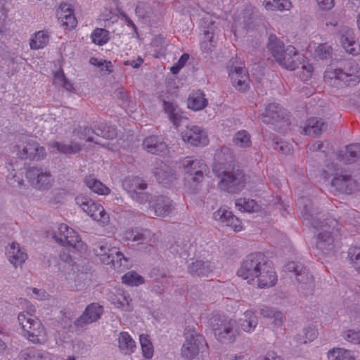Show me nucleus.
I'll list each match as a JSON object with an SVG mask.
<instances>
[{
	"label": "nucleus",
	"mask_w": 360,
	"mask_h": 360,
	"mask_svg": "<svg viewBox=\"0 0 360 360\" xmlns=\"http://www.w3.org/2000/svg\"><path fill=\"white\" fill-rule=\"evenodd\" d=\"M285 115L284 108L278 103H272L266 105L265 112L260 117L264 123L274 124L283 120Z\"/></svg>",
	"instance_id": "obj_20"
},
{
	"label": "nucleus",
	"mask_w": 360,
	"mask_h": 360,
	"mask_svg": "<svg viewBox=\"0 0 360 360\" xmlns=\"http://www.w3.org/2000/svg\"><path fill=\"white\" fill-rule=\"evenodd\" d=\"M92 133L98 136H101L107 139H112L116 136V130L112 127H109L105 123L95 124Z\"/></svg>",
	"instance_id": "obj_38"
},
{
	"label": "nucleus",
	"mask_w": 360,
	"mask_h": 360,
	"mask_svg": "<svg viewBox=\"0 0 360 360\" xmlns=\"http://www.w3.org/2000/svg\"><path fill=\"white\" fill-rule=\"evenodd\" d=\"M328 360H355L352 352L343 348H333L328 352Z\"/></svg>",
	"instance_id": "obj_41"
},
{
	"label": "nucleus",
	"mask_w": 360,
	"mask_h": 360,
	"mask_svg": "<svg viewBox=\"0 0 360 360\" xmlns=\"http://www.w3.org/2000/svg\"><path fill=\"white\" fill-rule=\"evenodd\" d=\"M212 218L223 226L231 228L236 232L240 231L243 229L240 220L226 207H219L213 213Z\"/></svg>",
	"instance_id": "obj_13"
},
{
	"label": "nucleus",
	"mask_w": 360,
	"mask_h": 360,
	"mask_svg": "<svg viewBox=\"0 0 360 360\" xmlns=\"http://www.w3.org/2000/svg\"><path fill=\"white\" fill-rule=\"evenodd\" d=\"M84 183L88 188L97 194L107 195L110 192V189L99 180L96 179L94 175L86 176Z\"/></svg>",
	"instance_id": "obj_37"
},
{
	"label": "nucleus",
	"mask_w": 360,
	"mask_h": 360,
	"mask_svg": "<svg viewBox=\"0 0 360 360\" xmlns=\"http://www.w3.org/2000/svg\"><path fill=\"white\" fill-rule=\"evenodd\" d=\"M34 319V316L27 312H20L18 316V321L23 330L27 329L29 323Z\"/></svg>",
	"instance_id": "obj_55"
},
{
	"label": "nucleus",
	"mask_w": 360,
	"mask_h": 360,
	"mask_svg": "<svg viewBox=\"0 0 360 360\" xmlns=\"http://www.w3.org/2000/svg\"><path fill=\"white\" fill-rule=\"evenodd\" d=\"M93 251L97 257H99L101 262L106 265H110L112 261L111 257L113 258V255L117 252V248H110L107 243L102 242L95 244Z\"/></svg>",
	"instance_id": "obj_29"
},
{
	"label": "nucleus",
	"mask_w": 360,
	"mask_h": 360,
	"mask_svg": "<svg viewBox=\"0 0 360 360\" xmlns=\"http://www.w3.org/2000/svg\"><path fill=\"white\" fill-rule=\"evenodd\" d=\"M103 307L97 303H91L85 309L83 314L75 321L77 327L82 328L89 323L96 321L103 314Z\"/></svg>",
	"instance_id": "obj_15"
},
{
	"label": "nucleus",
	"mask_w": 360,
	"mask_h": 360,
	"mask_svg": "<svg viewBox=\"0 0 360 360\" xmlns=\"http://www.w3.org/2000/svg\"><path fill=\"white\" fill-rule=\"evenodd\" d=\"M238 91L245 92L248 89V75L247 73L240 76V79L236 81V84L233 85Z\"/></svg>",
	"instance_id": "obj_61"
},
{
	"label": "nucleus",
	"mask_w": 360,
	"mask_h": 360,
	"mask_svg": "<svg viewBox=\"0 0 360 360\" xmlns=\"http://www.w3.org/2000/svg\"><path fill=\"white\" fill-rule=\"evenodd\" d=\"M285 269L289 272L294 273L296 280L299 283L309 286L312 285L314 276L304 264L290 262L285 265Z\"/></svg>",
	"instance_id": "obj_18"
},
{
	"label": "nucleus",
	"mask_w": 360,
	"mask_h": 360,
	"mask_svg": "<svg viewBox=\"0 0 360 360\" xmlns=\"http://www.w3.org/2000/svg\"><path fill=\"white\" fill-rule=\"evenodd\" d=\"M358 64L354 60L344 62L342 67L324 73V80L330 86L342 89L346 86H355L359 82Z\"/></svg>",
	"instance_id": "obj_3"
},
{
	"label": "nucleus",
	"mask_w": 360,
	"mask_h": 360,
	"mask_svg": "<svg viewBox=\"0 0 360 360\" xmlns=\"http://www.w3.org/2000/svg\"><path fill=\"white\" fill-rule=\"evenodd\" d=\"M348 257L355 269L360 273V248H350L348 250Z\"/></svg>",
	"instance_id": "obj_48"
},
{
	"label": "nucleus",
	"mask_w": 360,
	"mask_h": 360,
	"mask_svg": "<svg viewBox=\"0 0 360 360\" xmlns=\"http://www.w3.org/2000/svg\"><path fill=\"white\" fill-rule=\"evenodd\" d=\"M154 233L149 229L140 227L131 228L123 233V240L131 242L133 246L151 245L154 242Z\"/></svg>",
	"instance_id": "obj_11"
},
{
	"label": "nucleus",
	"mask_w": 360,
	"mask_h": 360,
	"mask_svg": "<svg viewBox=\"0 0 360 360\" xmlns=\"http://www.w3.org/2000/svg\"><path fill=\"white\" fill-rule=\"evenodd\" d=\"M257 360H283V358L274 351H269L264 356L258 357Z\"/></svg>",
	"instance_id": "obj_63"
},
{
	"label": "nucleus",
	"mask_w": 360,
	"mask_h": 360,
	"mask_svg": "<svg viewBox=\"0 0 360 360\" xmlns=\"http://www.w3.org/2000/svg\"><path fill=\"white\" fill-rule=\"evenodd\" d=\"M70 250L63 249L60 253V259L69 266H73L75 264L74 259L71 255Z\"/></svg>",
	"instance_id": "obj_60"
},
{
	"label": "nucleus",
	"mask_w": 360,
	"mask_h": 360,
	"mask_svg": "<svg viewBox=\"0 0 360 360\" xmlns=\"http://www.w3.org/2000/svg\"><path fill=\"white\" fill-rule=\"evenodd\" d=\"M29 323L27 329L23 330L26 333L27 339L36 344H41L45 340V330L41 321L34 317Z\"/></svg>",
	"instance_id": "obj_22"
},
{
	"label": "nucleus",
	"mask_w": 360,
	"mask_h": 360,
	"mask_svg": "<svg viewBox=\"0 0 360 360\" xmlns=\"http://www.w3.org/2000/svg\"><path fill=\"white\" fill-rule=\"evenodd\" d=\"M117 252L113 255V258H112V261L110 264L114 269H117L118 271H122L128 266V259L124 257L122 252L119 251L118 248H117Z\"/></svg>",
	"instance_id": "obj_46"
},
{
	"label": "nucleus",
	"mask_w": 360,
	"mask_h": 360,
	"mask_svg": "<svg viewBox=\"0 0 360 360\" xmlns=\"http://www.w3.org/2000/svg\"><path fill=\"white\" fill-rule=\"evenodd\" d=\"M150 207L153 210L156 216L164 217L169 214L173 207L171 200L165 196L160 195L156 198L155 200H153L151 195L150 201Z\"/></svg>",
	"instance_id": "obj_24"
},
{
	"label": "nucleus",
	"mask_w": 360,
	"mask_h": 360,
	"mask_svg": "<svg viewBox=\"0 0 360 360\" xmlns=\"http://www.w3.org/2000/svg\"><path fill=\"white\" fill-rule=\"evenodd\" d=\"M215 269L211 261L196 259L188 265V272L193 277H209Z\"/></svg>",
	"instance_id": "obj_19"
},
{
	"label": "nucleus",
	"mask_w": 360,
	"mask_h": 360,
	"mask_svg": "<svg viewBox=\"0 0 360 360\" xmlns=\"http://www.w3.org/2000/svg\"><path fill=\"white\" fill-rule=\"evenodd\" d=\"M26 177L31 185L37 189L49 188L53 181L51 173L41 167H31L26 172Z\"/></svg>",
	"instance_id": "obj_10"
},
{
	"label": "nucleus",
	"mask_w": 360,
	"mask_h": 360,
	"mask_svg": "<svg viewBox=\"0 0 360 360\" xmlns=\"http://www.w3.org/2000/svg\"><path fill=\"white\" fill-rule=\"evenodd\" d=\"M341 43L347 53L352 55H358L360 53V45L356 41L352 30L346 29L341 36Z\"/></svg>",
	"instance_id": "obj_27"
},
{
	"label": "nucleus",
	"mask_w": 360,
	"mask_h": 360,
	"mask_svg": "<svg viewBox=\"0 0 360 360\" xmlns=\"http://www.w3.org/2000/svg\"><path fill=\"white\" fill-rule=\"evenodd\" d=\"M258 323L257 316L252 311H246L239 320V324L243 330L251 333Z\"/></svg>",
	"instance_id": "obj_34"
},
{
	"label": "nucleus",
	"mask_w": 360,
	"mask_h": 360,
	"mask_svg": "<svg viewBox=\"0 0 360 360\" xmlns=\"http://www.w3.org/2000/svg\"><path fill=\"white\" fill-rule=\"evenodd\" d=\"M291 3L288 0H270L264 1V7L268 10L283 11L288 9Z\"/></svg>",
	"instance_id": "obj_47"
},
{
	"label": "nucleus",
	"mask_w": 360,
	"mask_h": 360,
	"mask_svg": "<svg viewBox=\"0 0 360 360\" xmlns=\"http://www.w3.org/2000/svg\"><path fill=\"white\" fill-rule=\"evenodd\" d=\"M237 274L248 283L257 278V285L260 288L274 286L277 281L274 269L262 252L248 255L241 262Z\"/></svg>",
	"instance_id": "obj_2"
},
{
	"label": "nucleus",
	"mask_w": 360,
	"mask_h": 360,
	"mask_svg": "<svg viewBox=\"0 0 360 360\" xmlns=\"http://www.w3.org/2000/svg\"><path fill=\"white\" fill-rule=\"evenodd\" d=\"M153 173L157 181L165 186L176 179L174 171L162 161H155Z\"/></svg>",
	"instance_id": "obj_17"
},
{
	"label": "nucleus",
	"mask_w": 360,
	"mask_h": 360,
	"mask_svg": "<svg viewBox=\"0 0 360 360\" xmlns=\"http://www.w3.org/2000/svg\"><path fill=\"white\" fill-rule=\"evenodd\" d=\"M143 146L147 152L152 154H165L167 151L166 143L157 136H150L145 138L143 141Z\"/></svg>",
	"instance_id": "obj_25"
},
{
	"label": "nucleus",
	"mask_w": 360,
	"mask_h": 360,
	"mask_svg": "<svg viewBox=\"0 0 360 360\" xmlns=\"http://www.w3.org/2000/svg\"><path fill=\"white\" fill-rule=\"evenodd\" d=\"M147 186L146 181L138 176H127L122 183L124 189L129 196L141 204L147 202L150 200L151 194L145 191Z\"/></svg>",
	"instance_id": "obj_6"
},
{
	"label": "nucleus",
	"mask_w": 360,
	"mask_h": 360,
	"mask_svg": "<svg viewBox=\"0 0 360 360\" xmlns=\"http://www.w3.org/2000/svg\"><path fill=\"white\" fill-rule=\"evenodd\" d=\"M316 55L320 59H327L331 56L332 48L326 43L319 44L315 50Z\"/></svg>",
	"instance_id": "obj_50"
},
{
	"label": "nucleus",
	"mask_w": 360,
	"mask_h": 360,
	"mask_svg": "<svg viewBox=\"0 0 360 360\" xmlns=\"http://www.w3.org/2000/svg\"><path fill=\"white\" fill-rule=\"evenodd\" d=\"M39 150V148L34 144L28 143L22 148L20 152V157L22 159H32L35 158L37 151Z\"/></svg>",
	"instance_id": "obj_51"
},
{
	"label": "nucleus",
	"mask_w": 360,
	"mask_h": 360,
	"mask_svg": "<svg viewBox=\"0 0 360 360\" xmlns=\"http://www.w3.org/2000/svg\"><path fill=\"white\" fill-rule=\"evenodd\" d=\"M273 147L274 150L285 155L290 154L292 151L291 145L287 141L283 140L274 141Z\"/></svg>",
	"instance_id": "obj_52"
},
{
	"label": "nucleus",
	"mask_w": 360,
	"mask_h": 360,
	"mask_svg": "<svg viewBox=\"0 0 360 360\" xmlns=\"http://www.w3.org/2000/svg\"><path fill=\"white\" fill-rule=\"evenodd\" d=\"M208 101L205 98V94L197 90L193 92L188 98V107L193 110H200L207 105Z\"/></svg>",
	"instance_id": "obj_32"
},
{
	"label": "nucleus",
	"mask_w": 360,
	"mask_h": 360,
	"mask_svg": "<svg viewBox=\"0 0 360 360\" xmlns=\"http://www.w3.org/2000/svg\"><path fill=\"white\" fill-rule=\"evenodd\" d=\"M49 38V34L44 31L36 32L30 41L31 49L37 50L44 48L48 44Z\"/></svg>",
	"instance_id": "obj_42"
},
{
	"label": "nucleus",
	"mask_w": 360,
	"mask_h": 360,
	"mask_svg": "<svg viewBox=\"0 0 360 360\" xmlns=\"http://www.w3.org/2000/svg\"><path fill=\"white\" fill-rule=\"evenodd\" d=\"M122 300H117L118 307H122L126 311H132L134 309V304L132 299L128 295H122Z\"/></svg>",
	"instance_id": "obj_53"
},
{
	"label": "nucleus",
	"mask_w": 360,
	"mask_h": 360,
	"mask_svg": "<svg viewBox=\"0 0 360 360\" xmlns=\"http://www.w3.org/2000/svg\"><path fill=\"white\" fill-rule=\"evenodd\" d=\"M163 109L165 112L167 114L169 120L176 128L187 120V117L184 115L183 112L175 103L163 101Z\"/></svg>",
	"instance_id": "obj_26"
},
{
	"label": "nucleus",
	"mask_w": 360,
	"mask_h": 360,
	"mask_svg": "<svg viewBox=\"0 0 360 360\" xmlns=\"http://www.w3.org/2000/svg\"><path fill=\"white\" fill-rule=\"evenodd\" d=\"M143 355L145 358L150 359L153 355V347L152 343L141 345Z\"/></svg>",
	"instance_id": "obj_64"
},
{
	"label": "nucleus",
	"mask_w": 360,
	"mask_h": 360,
	"mask_svg": "<svg viewBox=\"0 0 360 360\" xmlns=\"http://www.w3.org/2000/svg\"><path fill=\"white\" fill-rule=\"evenodd\" d=\"M7 182L12 186H21L23 183L22 179L15 174H10L6 176Z\"/></svg>",
	"instance_id": "obj_62"
},
{
	"label": "nucleus",
	"mask_w": 360,
	"mask_h": 360,
	"mask_svg": "<svg viewBox=\"0 0 360 360\" xmlns=\"http://www.w3.org/2000/svg\"><path fill=\"white\" fill-rule=\"evenodd\" d=\"M181 165L185 173L190 178L188 180L196 183L201 182L209 171L207 165L202 160L193 159L191 157L184 158Z\"/></svg>",
	"instance_id": "obj_9"
},
{
	"label": "nucleus",
	"mask_w": 360,
	"mask_h": 360,
	"mask_svg": "<svg viewBox=\"0 0 360 360\" xmlns=\"http://www.w3.org/2000/svg\"><path fill=\"white\" fill-rule=\"evenodd\" d=\"M360 158V144L353 143L346 146L345 150L339 152L338 159L345 164H351Z\"/></svg>",
	"instance_id": "obj_30"
},
{
	"label": "nucleus",
	"mask_w": 360,
	"mask_h": 360,
	"mask_svg": "<svg viewBox=\"0 0 360 360\" xmlns=\"http://www.w3.org/2000/svg\"><path fill=\"white\" fill-rule=\"evenodd\" d=\"M332 186L341 193L350 194L356 189V183L351 175H336L331 181Z\"/></svg>",
	"instance_id": "obj_23"
},
{
	"label": "nucleus",
	"mask_w": 360,
	"mask_h": 360,
	"mask_svg": "<svg viewBox=\"0 0 360 360\" xmlns=\"http://www.w3.org/2000/svg\"><path fill=\"white\" fill-rule=\"evenodd\" d=\"M297 205L301 210L304 219L308 221L309 224L314 229H323L316 238V248L323 254L328 255L333 252L335 248L334 232L338 231L336 229L338 221L333 218H326L321 220L323 214L321 215L318 207H314L311 200L307 197L302 196L297 200Z\"/></svg>",
	"instance_id": "obj_1"
},
{
	"label": "nucleus",
	"mask_w": 360,
	"mask_h": 360,
	"mask_svg": "<svg viewBox=\"0 0 360 360\" xmlns=\"http://www.w3.org/2000/svg\"><path fill=\"white\" fill-rule=\"evenodd\" d=\"M233 143L240 148H249L251 146L250 136L245 130L236 132L233 138Z\"/></svg>",
	"instance_id": "obj_43"
},
{
	"label": "nucleus",
	"mask_w": 360,
	"mask_h": 360,
	"mask_svg": "<svg viewBox=\"0 0 360 360\" xmlns=\"http://www.w3.org/2000/svg\"><path fill=\"white\" fill-rule=\"evenodd\" d=\"M302 58L295 51L292 46H288L281 53L276 61L284 68L294 70L299 68Z\"/></svg>",
	"instance_id": "obj_16"
},
{
	"label": "nucleus",
	"mask_w": 360,
	"mask_h": 360,
	"mask_svg": "<svg viewBox=\"0 0 360 360\" xmlns=\"http://www.w3.org/2000/svg\"><path fill=\"white\" fill-rule=\"evenodd\" d=\"M94 129L88 127H79L74 130V133L76 134L80 139H86L87 141L94 142L98 143L97 141H94L91 135L93 134L92 130Z\"/></svg>",
	"instance_id": "obj_49"
},
{
	"label": "nucleus",
	"mask_w": 360,
	"mask_h": 360,
	"mask_svg": "<svg viewBox=\"0 0 360 360\" xmlns=\"http://www.w3.org/2000/svg\"><path fill=\"white\" fill-rule=\"evenodd\" d=\"M118 347L124 354H131L136 349L135 341L127 332H121L117 339Z\"/></svg>",
	"instance_id": "obj_33"
},
{
	"label": "nucleus",
	"mask_w": 360,
	"mask_h": 360,
	"mask_svg": "<svg viewBox=\"0 0 360 360\" xmlns=\"http://www.w3.org/2000/svg\"><path fill=\"white\" fill-rule=\"evenodd\" d=\"M6 255L9 262L15 266L21 265L27 258L26 252L20 247L19 243L13 242L7 248Z\"/></svg>",
	"instance_id": "obj_28"
},
{
	"label": "nucleus",
	"mask_w": 360,
	"mask_h": 360,
	"mask_svg": "<svg viewBox=\"0 0 360 360\" xmlns=\"http://www.w3.org/2000/svg\"><path fill=\"white\" fill-rule=\"evenodd\" d=\"M302 333L303 335L298 334L294 338L298 345L307 344L312 342L318 336V331L314 327L304 328Z\"/></svg>",
	"instance_id": "obj_40"
},
{
	"label": "nucleus",
	"mask_w": 360,
	"mask_h": 360,
	"mask_svg": "<svg viewBox=\"0 0 360 360\" xmlns=\"http://www.w3.org/2000/svg\"><path fill=\"white\" fill-rule=\"evenodd\" d=\"M181 137L184 142L193 146H204L208 143L205 132L198 126H187L181 132Z\"/></svg>",
	"instance_id": "obj_14"
},
{
	"label": "nucleus",
	"mask_w": 360,
	"mask_h": 360,
	"mask_svg": "<svg viewBox=\"0 0 360 360\" xmlns=\"http://www.w3.org/2000/svg\"><path fill=\"white\" fill-rule=\"evenodd\" d=\"M89 63L94 66L101 68V70H103L105 68V70L108 72H112V70H111L112 65L110 61H107L105 60H99L98 58L92 57L90 58Z\"/></svg>",
	"instance_id": "obj_54"
},
{
	"label": "nucleus",
	"mask_w": 360,
	"mask_h": 360,
	"mask_svg": "<svg viewBox=\"0 0 360 360\" xmlns=\"http://www.w3.org/2000/svg\"><path fill=\"white\" fill-rule=\"evenodd\" d=\"M91 38L94 44L102 46L108 41L109 32L105 29L96 28L93 31Z\"/></svg>",
	"instance_id": "obj_44"
},
{
	"label": "nucleus",
	"mask_w": 360,
	"mask_h": 360,
	"mask_svg": "<svg viewBox=\"0 0 360 360\" xmlns=\"http://www.w3.org/2000/svg\"><path fill=\"white\" fill-rule=\"evenodd\" d=\"M53 238L56 242L63 245H66L69 248L76 249L82 245L81 239L75 233L73 229L68 227L65 224H61L58 226V235L54 234Z\"/></svg>",
	"instance_id": "obj_12"
},
{
	"label": "nucleus",
	"mask_w": 360,
	"mask_h": 360,
	"mask_svg": "<svg viewBox=\"0 0 360 360\" xmlns=\"http://www.w3.org/2000/svg\"><path fill=\"white\" fill-rule=\"evenodd\" d=\"M49 146L52 148L56 149L57 151L66 155L77 153L82 149L81 145L75 142L65 144L58 141H51L49 143Z\"/></svg>",
	"instance_id": "obj_35"
},
{
	"label": "nucleus",
	"mask_w": 360,
	"mask_h": 360,
	"mask_svg": "<svg viewBox=\"0 0 360 360\" xmlns=\"http://www.w3.org/2000/svg\"><path fill=\"white\" fill-rule=\"evenodd\" d=\"M246 74L245 68L241 67H236L233 70H231L229 72V77L232 81L233 85L236 84V81L240 79V76Z\"/></svg>",
	"instance_id": "obj_57"
},
{
	"label": "nucleus",
	"mask_w": 360,
	"mask_h": 360,
	"mask_svg": "<svg viewBox=\"0 0 360 360\" xmlns=\"http://www.w3.org/2000/svg\"><path fill=\"white\" fill-rule=\"evenodd\" d=\"M218 176L221 179L219 182V187L224 191L229 193H237L245 187V174L238 166L226 168L218 174Z\"/></svg>",
	"instance_id": "obj_4"
},
{
	"label": "nucleus",
	"mask_w": 360,
	"mask_h": 360,
	"mask_svg": "<svg viewBox=\"0 0 360 360\" xmlns=\"http://www.w3.org/2000/svg\"><path fill=\"white\" fill-rule=\"evenodd\" d=\"M74 11L72 6L67 3H61L56 11V15L59 21L64 18L66 13Z\"/></svg>",
	"instance_id": "obj_56"
},
{
	"label": "nucleus",
	"mask_w": 360,
	"mask_h": 360,
	"mask_svg": "<svg viewBox=\"0 0 360 360\" xmlns=\"http://www.w3.org/2000/svg\"><path fill=\"white\" fill-rule=\"evenodd\" d=\"M214 336L223 343H232L235 341L238 333L236 329V321L224 316H214L211 321Z\"/></svg>",
	"instance_id": "obj_5"
},
{
	"label": "nucleus",
	"mask_w": 360,
	"mask_h": 360,
	"mask_svg": "<svg viewBox=\"0 0 360 360\" xmlns=\"http://www.w3.org/2000/svg\"><path fill=\"white\" fill-rule=\"evenodd\" d=\"M235 204L238 210L241 212H256L259 210V205L252 199L238 198L236 200Z\"/></svg>",
	"instance_id": "obj_39"
},
{
	"label": "nucleus",
	"mask_w": 360,
	"mask_h": 360,
	"mask_svg": "<svg viewBox=\"0 0 360 360\" xmlns=\"http://www.w3.org/2000/svg\"><path fill=\"white\" fill-rule=\"evenodd\" d=\"M267 49L271 52L272 56L276 59L281 56L283 51L285 49L284 44L274 34H271L269 37Z\"/></svg>",
	"instance_id": "obj_36"
},
{
	"label": "nucleus",
	"mask_w": 360,
	"mask_h": 360,
	"mask_svg": "<svg viewBox=\"0 0 360 360\" xmlns=\"http://www.w3.org/2000/svg\"><path fill=\"white\" fill-rule=\"evenodd\" d=\"M328 128V122L321 117H313L307 120L306 125L302 127L301 134L305 135L319 136Z\"/></svg>",
	"instance_id": "obj_21"
},
{
	"label": "nucleus",
	"mask_w": 360,
	"mask_h": 360,
	"mask_svg": "<svg viewBox=\"0 0 360 360\" xmlns=\"http://www.w3.org/2000/svg\"><path fill=\"white\" fill-rule=\"evenodd\" d=\"M185 342L181 349V356L186 359H193L197 356L200 350L207 344L202 335L194 330L186 329Z\"/></svg>",
	"instance_id": "obj_7"
},
{
	"label": "nucleus",
	"mask_w": 360,
	"mask_h": 360,
	"mask_svg": "<svg viewBox=\"0 0 360 360\" xmlns=\"http://www.w3.org/2000/svg\"><path fill=\"white\" fill-rule=\"evenodd\" d=\"M243 22L246 30H252L262 22V18L251 7H247L242 13Z\"/></svg>",
	"instance_id": "obj_31"
},
{
	"label": "nucleus",
	"mask_w": 360,
	"mask_h": 360,
	"mask_svg": "<svg viewBox=\"0 0 360 360\" xmlns=\"http://www.w3.org/2000/svg\"><path fill=\"white\" fill-rule=\"evenodd\" d=\"M345 339L353 344H360V333L349 330L345 334Z\"/></svg>",
	"instance_id": "obj_59"
},
{
	"label": "nucleus",
	"mask_w": 360,
	"mask_h": 360,
	"mask_svg": "<svg viewBox=\"0 0 360 360\" xmlns=\"http://www.w3.org/2000/svg\"><path fill=\"white\" fill-rule=\"evenodd\" d=\"M62 25L65 27V29L71 30L76 27L77 25V20L74 15V11L68 13V16L67 18H65V20L61 22Z\"/></svg>",
	"instance_id": "obj_58"
},
{
	"label": "nucleus",
	"mask_w": 360,
	"mask_h": 360,
	"mask_svg": "<svg viewBox=\"0 0 360 360\" xmlns=\"http://www.w3.org/2000/svg\"><path fill=\"white\" fill-rule=\"evenodd\" d=\"M75 202L95 221L101 222L102 225L108 224L109 216L101 204L85 196L76 197Z\"/></svg>",
	"instance_id": "obj_8"
},
{
	"label": "nucleus",
	"mask_w": 360,
	"mask_h": 360,
	"mask_svg": "<svg viewBox=\"0 0 360 360\" xmlns=\"http://www.w3.org/2000/svg\"><path fill=\"white\" fill-rule=\"evenodd\" d=\"M122 283L131 286H137L144 283V278L136 272L132 271L122 277Z\"/></svg>",
	"instance_id": "obj_45"
}]
</instances>
